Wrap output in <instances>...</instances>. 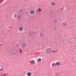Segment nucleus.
<instances>
[{
  "label": "nucleus",
  "mask_w": 76,
  "mask_h": 76,
  "mask_svg": "<svg viewBox=\"0 0 76 76\" xmlns=\"http://www.w3.org/2000/svg\"><path fill=\"white\" fill-rule=\"evenodd\" d=\"M17 52V51L15 49H12L10 51L11 55L12 56H13L16 55Z\"/></svg>",
  "instance_id": "nucleus-1"
},
{
  "label": "nucleus",
  "mask_w": 76,
  "mask_h": 76,
  "mask_svg": "<svg viewBox=\"0 0 76 76\" xmlns=\"http://www.w3.org/2000/svg\"><path fill=\"white\" fill-rule=\"evenodd\" d=\"M26 46H27V45H26V44L25 43H23L22 44L20 47H21V48H25L26 47Z\"/></svg>",
  "instance_id": "nucleus-2"
},
{
  "label": "nucleus",
  "mask_w": 76,
  "mask_h": 76,
  "mask_svg": "<svg viewBox=\"0 0 76 76\" xmlns=\"http://www.w3.org/2000/svg\"><path fill=\"white\" fill-rule=\"evenodd\" d=\"M50 52H51V48H48L46 50L45 53L46 54H49Z\"/></svg>",
  "instance_id": "nucleus-3"
},
{
  "label": "nucleus",
  "mask_w": 76,
  "mask_h": 76,
  "mask_svg": "<svg viewBox=\"0 0 76 76\" xmlns=\"http://www.w3.org/2000/svg\"><path fill=\"white\" fill-rule=\"evenodd\" d=\"M39 37L40 38H42L44 37V33L43 32L40 33Z\"/></svg>",
  "instance_id": "nucleus-4"
},
{
  "label": "nucleus",
  "mask_w": 76,
  "mask_h": 76,
  "mask_svg": "<svg viewBox=\"0 0 76 76\" xmlns=\"http://www.w3.org/2000/svg\"><path fill=\"white\" fill-rule=\"evenodd\" d=\"M29 35L30 36H34V32L33 31H30L29 32Z\"/></svg>",
  "instance_id": "nucleus-5"
},
{
  "label": "nucleus",
  "mask_w": 76,
  "mask_h": 76,
  "mask_svg": "<svg viewBox=\"0 0 76 76\" xmlns=\"http://www.w3.org/2000/svg\"><path fill=\"white\" fill-rule=\"evenodd\" d=\"M30 15H34L35 14V10H31L30 12Z\"/></svg>",
  "instance_id": "nucleus-6"
},
{
  "label": "nucleus",
  "mask_w": 76,
  "mask_h": 76,
  "mask_svg": "<svg viewBox=\"0 0 76 76\" xmlns=\"http://www.w3.org/2000/svg\"><path fill=\"white\" fill-rule=\"evenodd\" d=\"M30 64H35V62L34 60L31 61H30Z\"/></svg>",
  "instance_id": "nucleus-7"
},
{
  "label": "nucleus",
  "mask_w": 76,
  "mask_h": 76,
  "mask_svg": "<svg viewBox=\"0 0 76 76\" xmlns=\"http://www.w3.org/2000/svg\"><path fill=\"white\" fill-rule=\"evenodd\" d=\"M23 29V27H20L19 28V30L20 31H22V30Z\"/></svg>",
  "instance_id": "nucleus-8"
},
{
  "label": "nucleus",
  "mask_w": 76,
  "mask_h": 76,
  "mask_svg": "<svg viewBox=\"0 0 76 76\" xmlns=\"http://www.w3.org/2000/svg\"><path fill=\"white\" fill-rule=\"evenodd\" d=\"M54 23L55 24H57V19H54L53 20Z\"/></svg>",
  "instance_id": "nucleus-9"
},
{
  "label": "nucleus",
  "mask_w": 76,
  "mask_h": 76,
  "mask_svg": "<svg viewBox=\"0 0 76 76\" xmlns=\"http://www.w3.org/2000/svg\"><path fill=\"white\" fill-rule=\"evenodd\" d=\"M51 4L52 6H55L56 5V3L53 1H52L51 3Z\"/></svg>",
  "instance_id": "nucleus-10"
},
{
  "label": "nucleus",
  "mask_w": 76,
  "mask_h": 76,
  "mask_svg": "<svg viewBox=\"0 0 76 76\" xmlns=\"http://www.w3.org/2000/svg\"><path fill=\"white\" fill-rule=\"evenodd\" d=\"M27 75L28 76H31L32 75V73L30 72H28L27 73Z\"/></svg>",
  "instance_id": "nucleus-11"
},
{
  "label": "nucleus",
  "mask_w": 76,
  "mask_h": 76,
  "mask_svg": "<svg viewBox=\"0 0 76 76\" xmlns=\"http://www.w3.org/2000/svg\"><path fill=\"white\" fill-rule=\"evenodd\" d=\"M56 65L57 66H58L60 65V63L59 62H57L56 63Z\"/></svg>",
  "instance_id": "nucleus-12"
},
{
  "label": "nucleus",
  "mask_w": 76,
  "mask_h": 76,
  "mask_svg": "<svg viewBox=\"0 0 76 76\" xmlns=\"http://www.w3.org/2000/svg\"><path fill=\"white\" fill-rule=\"evenodd\" d=\"M19 53L20 54H22V50L21 49L19 48Z\"/></svg>",
  "instance_id": "nucleus-13"
},
{
  "label": "nucleus",
  "mask_w": 76,
  "mask_h": 76,
  "mask_svg": "<svg viewBox=\"0 0 76 76\" xmlns=\"http://www.w3.org/2000/svg\"><path fill=\"white\" fill-rule=\"evenodd\" d=\"M56 64L54 63H52V67H55V66H56Z\"/></svg>",
  "instance_id": "nucleus-14"
},
{
  "label": "nucleus",
  "mask_w": 76,
  "mask_h": 76,
  "mask_svg": "<svg viewBox=\"0 0 76 76\" xmlns=\"http://www.w3.org/2000/svg\"><path fill=\"white\" fill-rule=\"evenodd\" d=\"M37 61H38V62H41V58H39L37 60Z\"/></svg>",
  "instance_id": "nucleus-15"
},
{
  "label": "nucleus",
  "mask_w": 76,
  "mask_h": 76,
  "mask_svg": "<svg viewBox=\"0 0 76 76\" xmlns=\"http://www.w3.org/2000/svg\"><path fill=\"white\" fill-rule=\"evenodd\" d=\"M38 9H39V12H41L42 11V9L40 8H39Z\"/></svg>",
  "instance_id": "nucleus-16"
},
{
  "label": "nucleus",
  "mask_w": 76,
  "mask_h": 76,
  "mask_svg": "<svg viewBox=\"0 0 76 76\" xmlns=\"http://www.w3.org/2000/svg\"><path fill=\"white\" fill-rule=\"evenodd\" d=\"M62 24L63 25H64V26H66L67 25H66V23H62Z\"/></svg>",
  "instance_id": "nucleus-17"
},
{
  "label": "nucleus",
  "mask_w": 76,
  "mask_h": 76,
  "mask_svg": "<svg viewBox=\"0 0 76 76\" xmlns=\"http://www.w3.org/2000/svg\"><path fill=\"white\" fill-rule=\"evenodd\" d=\"M18 19H20V18H21V16H18Z\"/></svg>",
  "instance_id": "nucleus-18"
},
{
  "label": "nucleus",
  "mask_w": 76,
  "mask_h": 76,
  "mask_svg": "<svg viewBox=\"0 0 76 76\" xmlns=\"http://www.w3.org/2000/svg\"><path fill=\"white\" fill-rule=\"evenodd\" d=\"M3 70V68H2L1 69H0V72H1V71H2Z\"/></svg>",
  "instance_id": "nucleus-19"
},
{
  "label": "nucleus",
  "mask_w": 76,
  "mask_h": 76,
  "mask_svg": "<svg viewBox=\"0 0 76 76\" xmlns=\"http://www.w3.org/2000/svg\"><path fill=\"white\" fill-rule=\"evenodd\" d=\"M57 51V50H56V51H53V53H56Z\"/></svg>",
  "instance_id": "nucleus-20"
},
{
  "label": "nucleus",
  "mask_w": 76,
  "mask_h": 76,
  "mask_svg": "<svg viewBox=\"0 0 76 76\" xmlns=\"http://www.w3.org/2000/svg\"><path fill=\"white\" fill-rule=\"evenodd\" d=\"M3 0H0V3L3 1Z\"/></svg>",
  "instance_id": "nucleus-21"
},
{
  "label": "nucleus",
  "mask_w": 76,
  "mask_h": 76,
  "mask_svg": "<svg viewBox=\"0 0 76 76\" xmlns=\"http://www.w3.org/2000/svg\"><path fill=\"white\" fill-rule=\"evenodd\" d=\"M23 1H26V0H23Z\"/></svg>",
  "instance_id": "nucleus-22"
},
{
  "label": "nucleus",
  "mask_w": 76,
  "mask_h": 76,
  "mask_svg": "<svg viewBox=\"0 0 76 76\" xmlns=\"http://www.w3.org/2000/svg\"><path fill=\"white\" fill-rule=\"evenodd\" d=\"M18 45H16V46H18Z\"/></svg>",
  "instance_id": "nucleus-23"
},
{
  "label": "nucleus",
  "mask_w": 76,
  "mask_h": 76,
  "mask_svg": "<svg viewBox=\"0 0 76 76\" xmlns=\"http://www.w3.org/2000/svg\"><path fill=\"white\" fill-rule=\"evenodd\" d=\"M0 47H1V44H0Z\"/></svg>",
  "instance_id": "nucleus-24"
},
{
  "label": "nucleus",
  "mask_w": 76,
  "mask_h": 76,
  "mask_svg": "<svg viewBox=\"0 0 76 76\" xmlns=\"http://www.w3.org/2000/svg\"><path fill=\"white\" fill-rule=\"evenodd\" d=\"M1 30V28L0 27V31Z\"/></svg>",
  "instance_id": "nucleus-25"
},
{
  "label": "nucleus",
  "mask_w": 76,
  "mask_h": 76,
  "mask_svg": "<svg viewBox=\"0 0 76 76\" xmlns=\"http://www.w3.org/2000/svg\"><path fill=\"white\" fill-rule=\"evenodd\" d=\"M1 76H4V75H1Z\"/></svg>",
  "instance_id": "nucleus-26"
},
{
  "label": "nucleus",
  "mask_w": 76,
  "mask_h": 76,
  "mask_svg": "<svg viewBox=\"0 0 76 76\" xmlns=\"http://www.w3.org/2000/svg\"><path fill=\"white\" fill-rule=\"evenodd\" d=\"M14 16H15L16 15H15Z\"/></svg>",
  "instance_id": "nucleus-27"
},
{
  "label": "nucleus",
  "mask_w": 76,
  "mask_h": 76,
  "mask_svg": "<svg viewBox=\"0 0 76 76\" xmlns=\"http://www.w3.org/2000/svg\"><path fill=\"white\" fill-rule=\"evenodd\" d=\"M0 67H1V66H0Z\"/></svg>",
  "instance_id": "nucleus-28"
}]
</instances>
